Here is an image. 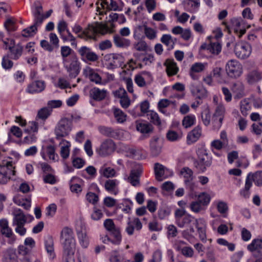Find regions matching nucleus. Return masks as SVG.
I'll return each mask as SVG.
<instances>
[{
	"instance_id": "obj_1",
	"label": "nucleus",
	"mask_w": 262,
	"mask_h": 262,
	"mask_svg": "<svg viewBox=\"0 0 262 262\" xmlns=\"http://www.w3.org/2000/svg\"><path fill=\"white\" fill-rule=\"evenodd\" d=\"M111 21L109 20L108 22L105 23L96 22L94 24H89L84 30H82V27L79 25H75L73 28V31L76 34L81 32L78 34V37L85 40H96L97 35L98 34L104 35L113 33L115 27L113 22L118 21L119 17H111Z\"/></svg>"
},
{
	"instance_id": "obj_2",
	"label": "nucleus",
	"mask_w": 262,
	"mask_h": 262,
	"mask_svg": "<svg viewBox=\"0 0 262 262\" xmlns=\"http://www.w3.org/2000/svg\"><path fill=\"white\" fill-rule=\"evenodd\" d=\"M224 29H227V32L231 33L232 31L241 37L246 32L247 28L249 26L247 25L243 20H240L237 17H232L228 21L225 19V21L223 22Z\"/></svg>"
},
{
	"instance_id": "obj_3",
	"label": "nucleus",
	"mask_w": 262,
	"mask_h": 262,
	"mask_svg": "<svg viewBox=\"0 0 262 262\" xmlns=\"http://www.w3.org/2000/svg\"><path fill=\"white\" fill-rule=\"evenodd\" d=\"M62 63L70 78H75L78 76L80 72V63L76 55H72L69 59L64 60Z\"/></svg>"
},
{
	"instance_id": "obj_4",
	"label": "nucleus",
	"mask_w": 262,
	"mask_h": 262,
	"mask_svg": "<svg viewBox=\"0 0 262 262\" xmlns=\"http://www.w3.org/2000/svg\"><path fill=\"white\" fill-rule=\"evenodd\" d=\"M198 159L193 162V165L199 173L204 172L212 164V157L205 150L199 151Z\"/></svg>"
},
{
	"instance_id": "obj_5",
	"label": "nucleus",
	"mask_w": 262,
	"mask_h": 262,
	"mask_svg": "<svg viewBox=\"0 0 262 262\" xmlns=\"http://www.w3.org/2000/svg\"><path fill=\"white\" fill-rule=\"evenodd\" d=\"M72 129V120L67 118H62L56 125L55 134L57 139L68 136Z\"/></svg>"
},
{
	"instance_id": "obj_6",
	"label": "nucleus",
	"mask_w": 262,
	"mask_h": 262,
	"mask_svg": "<svg viewBox=\"0 0 262 262\" xmlns=\"http://www.w3.org/2000/svg\"><path fill=\"white\" fill-rule=\"evenodd\" d=\"M15 172L12 161H3L0 165V184H6Z\"/></svg>"
},
{
	"instance_id": "obj_7",
	"label": "nucleus",
	"mask_w": 262,
	"mask_h": 262,
	"mask_svg": "<svg viewBox=\"0 0 262 262\" xmlns=\"http://www.w3.org/2000/svg\"><path fill=\"white\" fill-rule=\"evenodd\" d=\"M234 52L238 58L245 59L251 55L252 48L250 43L247 42H239L235 44Z\"/></svg>"
},
{
	"instance_id": "obj_8",
	"label": "nucleus",
	"mask_w": 262,
	"mask_h": 262,
	"mask_svg": "<svg viewBox=\"0 0 262 262\" xmlns=\"http://www.w3.org/2000/svg\"><path fill=\"white\" fill-rule=\"evenodd\" d=\"M60 238L64 240L63 242V250H71L75 245V239L73 236L72 230L69 227L63 228L60 234Z\"/></svg>"
},
{
	"instance_id": "obj_9",
	"label": "nucleus",
	"mask_w": 262,
	"mask_h": 262,
	"mask_svg": "<svg viewBox=\"0 0 262 262\" xmlns=\"http://www.w3.org/2000/svg\"><path fill=\"white\" fill-rule=\"evenodd\" d=\"M98 130L102 135L116 140H121L124 136L123 130L120 128L100 126L98 127Z\"/></svg>"
},
{
	"instance_id": "obj_10",
	"label": "nucleus",
	"mask_w": 262,
	"mask_h": 262,
	"mask_svg": "<svg viewBox=\"0 0 262 262\" xmlns=\"http://www.w3.org/2000/svg\"><path fill=\"white\" fill-rule=\"evenodd\" d=\"M222 46L218 41L211 42L208 44L206 43H203L200 49L199 53L200 54H205V53H210L211 55L210 57H212V55H217L221 52Z\"/></svg>"
},
{
	"instance_id": "obj_11",
	"label": "nucleus",
	"mask_w": 262,
	"mask_h": 262,
	"mask_svg": "<svg viewBox=\"0 0 262 262\" xmlns=\"http://www.w3.org/2000/svg\"><path fill=\"white\" fill-rule=\"evenodd\" d=\"M116 149L115 143L111 139L104 140L97 149V152L101 157H107L112 154Z\"/></svg>"
},
{
	"instance_id": "obj_12",
	"label": "nucleus",
	"mask_w": 262,
	"mask_h": 262,
	"mask_svg": "<svg viewBox=\"0 0 262 262\" xmlns=\"http://www.w3.org/2000/svg\"><path fill=\"white\" fill-rule=\"evenodd\" d=\"M77 52L80 56L81 59L85 63L95 62L99 59V56L86 46L80 47Z\"/></svg>"
},
{
	"instance_id": "obj_13",
	"label": "nucleus",
	"mask_w": 262,
	"mask_h": 262,
	"mask_svg": "<svg viewBox=\"0 0 262 262\" xmlns=\"http://www.w3.org/2000/svg\"><path fill=\"white\" fill-rule=\"evenodd\" d=\"M226 70L229 77L236 78L242 73V66L237 61L231 60L227 63Z\"/></svg>"
},
{
	"instance_id": "obj_14",
	"label": "nucleus",
	"mask_w": 262,
	"mask_h": 262,
	"mask_svg": "<svg viewBox=\"0 0 262 262\" xmlns=\"http://www.w3.org/2000/svg\"><path fill=\"white\" fill-rule=\"evenodd\" d=\"M154 171L156 179L158 181H162L163 179H167L173 174L171 170L159 163L155 164Z\"/></svg>"
},
{
	"instance_id": "obj_15",
	"label": "nucleus",
	"mask_w": 262,
	"mask_h": 262,
	"mask_svg": "<svg viewBox=\"0 0 262 262\" xmlns=\"http://www.w3.org/2000/svg\"><path fill=\"white\" fill-rule=\"evenodd\" d=\"M247 249L252 252L254 257L258 258L262 256V239H253L251 243L248 245Z\"/></svg>"
},
{
	"instance_id": "obj_16",
	"label": "nucleus",
	"mask_w": 262,
	"mask_h": 262,
	"mask_svg": "<svg viewBox=\"0 0 262 262\" xmlns=\"http://www.w3.org/2000/svg\"><path fill=\"white\" fill-rule=\"evenodd\" d=\"M45 17H37L34 24L22 31V36L25 37L33 36L37 32V28L42 23Z\"/></svg>"
},
{
	"instance_id": "obj_17",
	"label": "nucleus",
	"mask_w": 262,
	"mask_h": 262,
	"mask_svg": "<svg viewBox=\"0 0 262 262\" xmlns=\"http://www.w3.org/2000/svg\"><path fill=\"white\" fill-rule=\"evenodd\" d=\"M180 173L185 178V184L190 190L192 191L194 189V184L192 182L193 179V171L188 167H184L181 170Z\"/></svg>"
},
{
	"instance_id": "obj_18",
	"label": "nucleus",
	"mask_w": 262,
	"mask_h": 262,
	"mask_svg": "<svg viewBox=\"0 0 262 262\" xmlns=\"http://www.w3.org/2000/svg\"><path fill=\"white\" fill-rule=\"evenodd\" d=\"M162 145L157 136H154L150 141V155L153 157L158 156L162 150Z\"/></svg>"
},
{
	"instance_id": "obj_19",
	"label": "nucleus",
	"mask_w": 262,
	"mask_h": 262,
	"mask_svg": "<svg viewBox=\"0 0 262 262\" xmlns=\"http://www.w3.org/2000/svg\"><path fill=\"white\" fill-rule=\"evenodd\" d=\"M176 224L180 228H183L188 226L190 228V227H193L192 225L197 227L199 223L197 219L189 214H186L184 216L178 220Z\"/></svg>"
},
{
	"instance_id": "obj_20",
	"label": "nucleus",
	"mask_w": 262,
	"mask_h": 262,
	"mask_svg": "<svg viewBox=\"0 0 262 262\" xmlns=\"http://www.w3.org/2000/svg\"><path fill=\"white\" fill-rule=\"evenodd\" d=\"M45 87L44 81L35 80L28 85L26 91L30 94L38 93L43 91Z\"/></svg>"
},
{
	"instance_id": "obj_21",
	"label": "nucleus",
	"mask_w": 262,
	"mask_h": 262,
	"mask_svg": "<svg viewBox=\"0 0 262 262\" xmlns=\"http://www.w3.org/2000/svg\"><path fill=\"white\" fill-rule=\"evenodd\" d=\"M136 129L138 132L143 134L146 138L153 132L154 127L151 124L146 121L137 122Z\"/></svg>"
},
{
	"instance_id": "obj_22",
	"label": "nucleus",
	"mask_w": 262,
	"mask_h": 262,
	"mask_svg": "<svg viewBox=\"0 0 262 262\" xmlns=\"http://www.w3.org/2000/svg\"><path fill=\"white\" fill-rule=\"evenodd\" d=\"M142 227V223L138 218H135L133 220H131L129 217L125 231L129 235H132L134 234L135 228L137 230H140Z\"/></svg>"
},
{
	"instance_id": "obj_23",
	"label": "nucleus",
	"mask_w": 262,
	"mask_h": 262,
	"mask_svg": "<svg viewBox=\"0 0 262 262\" xmlns=\"http://www.w3.org/2000/svg\"><path fill=\"white\" fill-rule=\"evenodd\" d=\"M262 79V72L258 69L250 71L247 74L246 80L250 84L256 83Z\"/></svg>"
},
{
	"instance_id": "obj_24",
	"label": "nucleus",
	"mask_w": 262,
	"mask_h": 262,
	"mask_svg": "<svg viewBox=\"0 0 262 262\" xmlns=\"http://www.w3.org/2000/svg\"><path fill=\"white\" fill-rule=\"evenodd\" d=\"M164 66L166 67V71L169 77L176 75L179 71V68L173 59H167L164 63Z\"/></svg>"
},
{
	"instance_id": "obj_25",
	"label": "nucleus",
	"mask_w": 262,
	"mask_h": 262,
	"mask_svg": "<svg viewBox=\"0 0 262 262\" xmlns=\"http://www.w3.org/2000/svg\"><path fill=\"white\" fill-rule=\"evenodd\" d=\"M13 215L14 217L12 222L13 226H17L25 225L27 222V218L23 213V211L20 209L16 210Z\"/></svg>"
},
{
	"instance_id": "obj_26",
	"label": "nucleus",
	"mask_w": 262,
	"mask_h": 262,
	"mask_svg": "<svg viewBox=\"0 0 262 262\" xmlns=\"http://www.w3.org/2000/svg\"><path fill=\"white\" fill-rule=\"evenodd\" d=\"M83 74L91 81L95 82L96 84L101 83L102 79L101 76L90 67H88L84 69L83 70Z\"/></svg>"
},
{
	"instance_id": "obj_27",
	"label": "nucleus",
	"mask_w": 262,
	"mask_h": 262,
	"mask_svg": "<svg viewBox=\"0 0 262 262\" xmlns=\"http://www.w3.org/2000/svg\"><path fill=\"white\" fill-rule=\"evenodd\" d=\"M33 16H50L53 12L52 9L47 11L45 14L43 13L42 7L39 2H35L32 7Z\"/></svg>"
},
{
	"instance_id": "obj_28",
	"label": "nucleus",
	"mask_w": 262,
	"mask_h": 262,
	"mask_svg": "<svg viewBox=\"0 0 262 262\" xmlns=\"http://www.w3.org/2000/svg\"><path fill=\"white\" fill-rule=\"evenodd\" d=\"M76 233L80 245L83 248H87L89 243L85 228L82 226L76 227Z\"/></svg>"
},
{
	"instance_id": "obj_29",
	"label": "nucleus",
	"mask_w": 262,
	"mask_h": 262,
	"mask_svg": "<svg viewBox=\"0 0 262 262\" xmlns=\"http://www.w3.org/2000/svg\"><path fill=\"white\" fill-rule=\"evenodd\" d=\"M142 172V168L140 166L131 170L128 180L133 186H137L139 185V177Z\"/></svg>"
},
{
	"instance_id": "obj_30",
	"label": "nucleus",
	"mask_w": 262,
	"mask_h": 262,
	"mask_svg": "<svg viewBox=\"0 0 262 262\" xmlns=\"http://www.w3.org/2000/svg\"><path fill=\"white\" fill-rule=\"evenodd\" d=\"M45 246L50 259H53L56 255L54 252L53 239L51 236L48 235L45 237Z\"/></svg>"
},
{
	"instance_id": "obj_31",
	"label": "nucleus",
	"mask_w": 262,
	"mask_h": 262,
	"mask_svg": "<svg viewBox=\"0 0 262 262\" xmlns=\"http://www.w3.org/2000/svg\"><path fill=\"white\" fill-rule=\"evenodd\" d=\"M232 91L235 99H240L244 96V86L239 81H237L232 85Z\"/></svg>"
},
{
	"instance_id": "obj_32",
	"label": "nucleus",
	"mask_w": 262,
	"mask_h": 262,
	"mask_svg": "<svg viewBox=\"0 0 262 262\" xmlns=\"http://www.w3.org/2000/svg\"><path fill=\"white\" fill-rule=\"evenodd\" d=\"M118 183V181L116 179H108L105 182V189L108 192L116 195L118 193L117 186Z\"/></svg>"
},
{
	"instance_id": "obj_33",
	"label": "nucleus",
	"mask_w": 262,
	"mask_h": 262,
	"mask_svg": "<svg viewBox=\"0 0 262 262\" xmlns=\"http://www.w3.org/2000/svg\"><path fill=\"white\" fill-rule=\"evenodd\" d=\"M201 134V129L198 126L194 128L187 135V142L188 144L195 142L200 138Z\"/></svg>"
},
{
	"instance_id": "obj_34",
	"label": "nucleus",
	"mask_w": 262,
	"mask_h": 262,
	"mask_svg": "<svg viewBox=\"0 0 262 262\" xmlns=\"http://www.w3.org/2000/svg\"><path fill=\"white\" fill-rule=\"evenodd\" d=\"M114 42L117 47L122 48H126L130 44V41L129 39L125 38L119 35L114 36Z\"/></svg>"
},
{
	"instance_id": "obj_35",
	"label": "nucleus",
	"mask_w": 262,
	"mask_h": 262,
	"mask_svg": "<svg viewBox=\"0 0 262 262\" xmlns=\"http://www.w3.org/2000/svg\"><path fill=\"white\" fill-rule=\"evenodd\" d=\"M110 56H111V58L110 59H112V60L110 63V66L113 68L122 66V64L124 62V57L121 54L114 53L111 54Z\"/></svg>"
},
{
	"instance_id": "obj_36",
	"label": "nucleus",
	"mask_w": 262,
	"mask_h": 262,
	"mask_svg": "<svg viewBox=\"0 0 262 262\" xmlns=\"http://www.w3.org/2000/svg\"><path fill=\"white\" fill-rule=\"evenodd\" d=\"M90 95L92 98L96 101H101L106 96V91L94 88L90 91Z\"/></svg>"
},
{
	"instance_id": "obj_37",
	"label": "nucleus",
	"mask_w": 262,
	"mask_h": 262,
	"mask_svg": "<svg viewBox=\"0 0 262 262\" xmlns=\"http://www.w3.org/2000/svg\"><path fill=\"white\" fill-rule=\"evenodd\" d=\"M105 4L108 12L111 11H121L124 6V4L121 1L119 2V4L114 0H111L110 4L108 2H106Z\"/></svg>"
},
{
	"instance_id": "obj_38",
	"label": "nucleus",
	"mask_w": 262,
	"mask_h": 262,
	"mask_svg": "<svg viewBox=\"0 0 262 262\" xmlns=\"http://www.w3.org/2000/svg\"><path fill=\"white\" fill-rule=\"evenodd\" d=\"M250 173H249L247 176L245 188L240 190L239 193L245 199H247L250 197V189L252 186V182L250 180Z\"/></svg>"
},
{
	"instance_id": "obj_39",
	"label": "nucleus",
	"mask_w": 262,
	"mask_h": 262,
	"mask_svg": "<svg viewBox=\"0 0 262 262\" xmlns=\"http://www.w3.org/2000/svg\"><path fill=\"white\" fill-rule=\"evenodd\" d=\"M1 234L8 238L7 243L9 245H13L16 240V235L13 233L12 230L9 227L1 231Z\"/></svg>"
},
{
	"instance_id": "obj_40",
	"label": "nucleus",
	"mask_w": 262,
	"mask_h": 262,
	"mask_svg": "<svg viewBox=\"0 0 262 262\" xmlns=\"http://www.w3.org/2000/svg\"><path fill=\"white\" fill-rule=\"evenodd\" d=\"M111 235L113 236L114 239L111 240V243L115 245H119L122 241V236L120 228L116 227L115 228L110 231Z\"/></svg>"
},
{
	"instance_id": "obj_41",
	"label": "nucleus",
	"mask_w": 262,
	"mask_h": 262,
	"mask_svg": "<svg viewBox=\"0 0 262 262\" xmlns=\"http://www.w3.org/2000/svg\"><path fill=\"white\" fill-rule=\"evenodd\" d=\"M9 50L11 53V58L13 59L17 60L21 55L23 48L18 45L14 48H12V46L11 47H9Z\"/></svg>"
},
{
	"instance_id": "obj_42",
	"label": "nucleus",
	"mask_w": 262,
	"mask_h": 262,
	"mask_svg": "<svg viewBox=\"0 0 262 262\" xmlns=\"http://www.w3.org/2000/svg\"><path fill=\"white\" fill-rule=\"evenodd\" d=\"M250 176V180L252 183V181L254 182L255 185L258 187L262 186V171H257L254 173L252 174L251 173Z\"/></svg>"
},
{
	"instance_id": "obj_43",
	"label": "nucleus",
	"mask_w": 262,
	"mask_h": 262,
	"mask_svg": "<svg viewBox=\"0 0 262 262\" xmlns=\"http://www.w3.org/2000/svg\"><path fill=\"white\" fill-rule=\"evenodd\" d=\"M148 119L150 120V122L154 125L160 126L161 125V121L158 114L153 111H149L147 114Z\"/></svg>"
},
{
	"instance_id": "obj_44",
	"label": "nucleus",
	"mask_w": 262,
	"mask_h": 262,
	"mask_svg": "<svg viewBox=\"0 0 262 262\" xmlns=\"http://www.w3.org/2000/svg\"><path fill=\"white\" fill-rule=\"evenodd\" d=\"M4 262H18L17 257L14 249H9L7 251L3 260Z\"/></svg>"
},
{
	"instance_id": "obj_45",
	"label": "nucleus",
	"mask_w": 262,
	"mask_h": 262,
	"mask_svg": "<svg viewBox=\"0 0 262 262\" xmlns=\"http://www.w3.org/2000/svg\"><path fill=\"white\" fill-rule=\"evenodd\" d=\"M114 117L118 123H123L126 120V115L120 109L115 108L114 109Z\"/></svg>"
},
{
	"instance_id": "obj_46",
	"label": "nucleus",
	"mask_w": 262,
	"mask_h": 262,
	"mask_svg": "<svg viewBox=\"0 0 262 262\" xmlns=\"http://www.w3.org/2000/svg\"><path fill=\"white\" fill-rule=\"evenodd\" d=\"M251 104L250 99H244L241 101V111L243 116L247 115V112L251 109Z\"/></svg>"
},
{
	"instance_id": "obj_47",
	"label": "nucleus",
	"mask_w": 262,
	"mask_h": 262,
	"mask_svg": "<svg viewBox=\"0 0 262 262\" xmlns=\"http://www.w3.org/2000/svg\"><path fill=\"white\" fill-rule=\"evenodd\" d=\"M52 111V110L50 109L49 107H42L38 111L36 118L40 119L42 120H45L50 115Z\"/></svg>"
},
{
	"instance_id": "obj_48",
	"label": "nucleus",
	"mask_w": 262,
	"mask_h": 262,
	"mask_svg": "<svg viewBox=\"0 0 262 262\" xmlns=\"http://www.w3.org/2000/svg\"><path fill=\"white\" fill-rule=\"evenodd\" d=\"M225 18V17H219L221 21V25L220 27H217L215 30L213 31L214 37L216 39L221 38L223 36V34L222 33V30L227 31V29H224L223 22L225 21V19H224Z\"/></svg>"
},
{
	"instance_id": "obj_49",
	"label": "nucleus",
	"mask_w": 262,
	"mask_h": 262,
	"mask_svg": "<svg viewBox=\"0 0 262 262\" xmlns=\"http://www.w3.org/2000/svg\"><path fill=\"white\" fill-rule=\"evenodd\" d=\"M4 26L8 31H14L17 29L14 17L8 18L4 23Z\"/></svg>"
},
{
	"instance_id": "obj_50",
	"label": "nucleus",
	"mask_w": 262,
	"mask_h": 262,
	"mask_svg": "<svg viewBox=\"0 0 262 262\" xmlns=\"http://www.w3.org/2000/svg\"><path fill=\"white\" fill-rule=\"evenodd\" d=\"M60 52L62 61H63L64 60L69 59L70 56L72 55H75V54H72L73 50L69 46H62L61 47Z\"/></svg>"
},
{
	"instance_id": "obj_51",
	"label": "nucleus",
	"mask_w": 262,
	"mask_h": 262,
	"mask_svg": "<svg viewBox=\"0 0 262 262\" xmlns=\"http://www.w3.org/2000/svg\"><path fill=\"white\" fill-rule=\"evenodd\" d=\"M197 200L206 208V207L209 204L210 201V197L207 193L202 192L198 195Z\"/></svg>"
},
{
	"instance_id": "obj_52",
	"label": "nucleus",
	"mask_w": 262,
	"mask_h": 262,
	"mask_svg": "<svg viewBox=\"0 0 262 262\" xmlns=\"http://www.w3.org/2000/svg\"><path fill=\"white\" fill-rule=\"evenodd\" d=\"M125 152L127 157L136 159H139L141 155L140 151L135 148H128Z\"/></svg>"
},
{
	"instance_id": "obj_53",
	"label": "nucleus",
	"mask_w": 262,
	"mask_h": 262,
	"mask_svg": "<svg viewBox=\"0 0 262 262\" xmlns=\"http://www.w3.org/2000/svg\"><path fill=\"white\" fill-rule=\"evenodd\" d=\"M99 173L106 178L114 177L115 175V170L111 167H102L99 170Z\"/></svg>"
},
{
	"instance_id": "obj_54",
	"label": "nucleus",
	"mask_w": 262,
	"mask_h": 262,
	"mask_svg": "<svg viewBox=\"0 0 262 262\" xmlns=\"http://www.w3.org/2000/svg\"><path fill=\"white\" fill-rule=\"evenodd\" d=\"M195 119V117L194 115H187L184 118L182 124L185 128H188L194 124Z\"/></svg>"
},
{
	"instance_id": "obj_55",
	"label": "nucleus",
	"mask_w": 262,
	"mask_h": 262,
	"mask_svg": "<svg viewBox=\"0 0 262 262\" xmlns=\"http://www.w3.org/2000/svg\"><path fill=\"white\" fill-rule=\"evenodd\" d=\"M73 250H63L62 262H74Z\"/></svg>"
},
{
	"instance_id": "obj_56",
	"label": "nucleus",
	"mask_w": 262,
	"mask_h": 262,
	"mask_svg": "<svg viewBox=\"0 0 262 262\" xmlns=\"http://www.w3.org/2000/svg\"><path fill=\"white\" fill-rule=\"evenodd\" d=\"M190 208L192 211L195 213H199L205 209V208L198 200L192 201L190 204Z\"/></svg>"
},
{
	"instance_id": "obj_57",
	"label": "nucleus",
	"mask_w": 262,
	"mask_h": 262,
	"mask_svg": "<svg viewBox=\"0 0 262 262\" xmlns=\"http://www.w3.org/2000/svg\"><path fill=\"white\" fill-rule=\"evenodd\" d=\"M207 95V90L201 85L193 96L201 100L206 97Z\"/></svg>"
},
{
	"instance_id": "obj_58",
	"label": "nucleus",
	"mask_w": 262,
	"mask_h": 262,
	"mask_svg": "<svg viewBox=\"0 0 262 262\" xmlns=\"http://www.w3.org/2000/svg\"><path fill=\"white\" fill-rule=\"evenodd\" d=\"M75 179L79 180V179L78 178L75 177H73L71 179V180L70 181V189L72 192L78 193L79 192H80L82 191V188H81L80 185L77 184V183H76V184L72 183L73 182L74 180Z\"/></svg>"
},
{
	"instance_id": "obj_59",
	"label": "nucleus",
	"mask_w": 262,
	"mask_h": 262,
	"mask_svg": "<svg viewBox=\"0 0 262 262\" xmlns=\"http://www.w3.org/2000/svg\"><path fill=\"white\" fill-rule=\"evenodd\" d=\"M160 41L168 47V50L172 49L170 47L171 42H172V37L170 34L163 35L160 39Z\"/></svg>"
},
{
	"instance_id": "obj_60",
	"label": "nucleus",
	"mask_w": 262,
	"mask_h": 262,
	"mask_svg": "<svg viewBox=\"0 0 262 262\" xmlns=\"http://www.w3.org/2000/svg\"><path fill=\"white\" fill-rule=\"evenodd\" d=\"M170 212V209L165 207H160L158 210V217L160 220H163L168 216Z\"/></svg>"
},
{
	"instance_id": "obj_61",
	"label": "nucleus",
	"mask_w": 262,
	"mask_h": 262,
	"mask_svg": "<svg viewBox=\"0 0 262 262\" xmlns=\"http://www.w3.org/2000/svg\"><path fill=\"white\" fill-rule=\"evenodd\" d=\"M2 65L3 68L6 70L10 69L12 67L13 62L10 59L9 55L3 57Z\"/></svg>"
},
{
	"instance_id": "obj_62",
	"label": "nucleus",
	"mask_w": 262,
	"mask_h": 262,
	"mask_svg": "<svg viewBox=\"0 0 262 262\" xmlns=\"http://www.w3.org/2000/svg\"><path fill=\"white\" fill-rule=\"evenodd\" d=\"M210 113L208 109L205 110L202 113V119L204 124L205 126H208L210 122Z\"/></svg>"
},
{
	"instance_id": "obj_63",
	"label": "nucleus",
	"mask_w": 262,
	"mask_h": 262,
	"mask_svg": "<svg viewBox=\"0 0 262 262\" xmlns=\"http://www.w3.org/2000/svg\"><path fill=\"white\" fill-rule=\"evenodd\" d=\"M47 152L50 160L55 161V157L58 158V155L55 154V147L53 145H50L47 147Z\"/></svg>"
},
{
	"instance_id": "obj_64",
	"label": "nucleus",
	"mask_w": 262,
	"mask_h": 262,
	"mask_svg": "<svg viewBox=\"0 0 262 262\" xmlns=\"http://www.w3.org/2000/svg\"><path fill=\"white\" fill-rule=\"evenodd\" d=\"M38 123L35 121L29 122L28 127L25 129L26 133H37L38 132Z\"/></svg>"
}]
</instances>
